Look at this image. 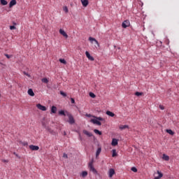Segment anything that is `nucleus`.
Masks as SVG:
<instances>
[{"mask_svg":"<svg viewBox=\"0 0 179 179\" xmlns=\"http://www.w3.org/2000/svg\"><path fill=\"white\" fill-rule=\"evenodd\" d=\"M89 41H90V43H92V44H93V41H94L96 44L97 47H100V44L99 43V41H97V40H96V38H94L93 37H90Z\"/></svg>","mask_w":179,"mask_h":179,"instance_id":"obj_6","label":"nucleus"},{"mask_svg":"<svg viewBox=\"0 0 179 179\" xmlns=\"http://www.w3.org/2000/svg\"><path fill=\"white\" fill-rule=\"evenodd\" d=\"M59 62H61V64H64V65H66V61L65 60V59H59Z\"/></svg>","mask_w":179,"mask_h":179,"instance_id":"obj_23","label":"nucleus"},{"mask_svg":"<svg viewBox=\"0 0 179 179\" xmlns=\"http://www.w3.org/2000/svg\"><path fill=\"white\" fill-rule=\"evenodd\" d=\"M157 174L159 175L158 176L155 177L154 179H160L162 177H163V173L162 172L157 171Z\"/></svg>","mask_w":179,"mask_h":179,"instance_id":"obj_20","label":"nucleus"},{"mask_svg":"<svg viewBox=\"0 0 179 179\" xmlns=\"http://www.w3.org/2000/svg\"><path fill=\"white\" fill-rule=\"evenodd\" d=\"M59 33L60 34H62V36H63L64 37H65L66 38H68V34H66V32H65V31H64L62 29H59Z\"/></svg>","mask_w":179,"mask_h":179,"instance_id":"obj_10","label":"nucleus"},{"mask_svg":"<svg viewBox=\"0 0 179 179\" xmlns=\"http://www.w3.org/2000/svg\"><path fill=\"white\" fill-rule=\"evenodd\" d=\"M90 97H92V99H94V97H96V95L93 92H90Z\"/></svg>","mask_w":179,"mask_h":179,"instance_id":"obj_36","label":"nucleus"},{"mask_svg":"<svg viewBox=\"0 0 179 179\" xmlns=\"http://www.w3.org/2000/svg\"><path fill=\"white\" fill-rule=\"evenodd\" d=\"M162 159L163 160H165V162H169V160H170V157H169V155H166V154H164Z\"/></svg>","mask_w":179,"mask_h":179,"instance_id":"obj_17","label":"nucleus"},{"mask_svg":"<svg viewBox=\"0 0 179 179\" xmlns=\"http://www.w3.org/2000/svg\"><path fill=\"white\" fill-rule=\"evenodd\" d=\"M159 108H160L161 110H164V106L160 105V106H159Z\"/></svg>","mask_w":179,"mask_h":179,"instance_id":"obj_42","label":"nucleus"},{"mask_svg":"<svg viewBox=\"0 0 179 179\" xmlns=\"http://www.w3.org/2000/svg\"><path fill=\"white\" fill-rule=\"evenodd\" d=\"M5 57H6V58H8V59H9L10 58V56L8 54H5Z\"/></svg>","mask_w":179,"mask_h":179,"instance_id":"obj_40","label":"nucleus"},{"mask_svg":"<svg viewBox=\"0 0 179 179\" xmlns=\"http://www.w3.org/2000/svg\"><path fill=\"white\" fill-rule=\"evenodd\" d=\"M100 121L101 120H99L96 118L90 120V122H92V124H96V125H99V126L101 125V122Z\"/></svg>","mask_w":179,"mask_h":179,"instance_id":"obj_7","label":"nucleus"},{"mask_svg":"<svg viewBox=\"0 0 179 179\" xmlns=\"http://www.w3.org/2000/svg\"><path fill=\"white\" fill-rule=\"evenodd\" d=\"M63 157H64V159H68V154L64 153V154H63Z\"/></svg>","mask_w":179,"mask_h":179,"instance_id":"obj_38","label":"nucleus"},{"mask_svg":"<svg viewBox=\"0 0 179 179\" xmlns=\"http://www.w3.org/2000/svg\"><path fill=\"white\" fill-rule=\"evenodd\" d=\"M82 177L87 176V171H83L81 173Z\"/></svg>","mask_w":179,"mask_h":179,"instance_id":"obj_28","label":"nucleus"},{"mask_svg":"<svg viewBox=\"0 0 179 179\" xmlns=\"http://www.w3.org/2000/svg\"><path fill=\"white\" fill-rule=\"evenodd\" d=\"M88 167L90 169V171H92L93 174H97V170L94 169V166H93V162H89Z\"/></svg>","mask_w":179,"mask_h":179,"instance_id":"obj_2","label":"nucleus"},{"mask_svg":"<svg viewBox=\"0 0 179 179\" xmlns=\"http://www.w3.org/2000/svg\"><path fill=\"white\" fill-rule=\"evenodd\" d=\"M83 134H84L85 135H87V136H89L90 138L91 136H93V134H92V133L89 132V131H87V130H83Z\"/></svg>","mask_w":179,"mask_h":179,"instance_id":"obj_15","label":"nucleus"},{"mask_svg":"<svg viewBox=\"0 0 179 179\" xmlns=\"http://www.w3.org/2000/svg\"><path fill=\"white\" fill-rule=\"evenodd\" d=\"M143 94V93L139 92H136L135 93V96H142Z\"/></svg>","mask_w":179,"mask_h":179,"instance_id":"obj_33","label":"nucleus"},{"mask_svg":"<svg viewBox=\"0 0 179 179\" xmlns=\"http://www.w3.org/2000/svg\"><path fill=\"white\" fill-rule=\"evenodd\" d=\"M24 75H26V76H27L28 78H31V76H30V74H29V73H27L26 71H23Z\"/></svg>","mask_w":179,"mask_h":179,"instance_id":"obj_34","label":"nucleus"},{"mask_svg":"<svg viewBox=\"0 0 179 179\" xmlns=\"http://www.w3.org/2000/svg\"><path fill=\"white\" fill-rule=\"evenodd\" d=\"M16 29V27H15L14 25L10 26V30H15Z\"/></svg>","mask_w":179,"mask_h":179,"instance_id":"obj_37","label":"nucleus"},{"mask_svg":"<svg viewBox=\"0 0 179 179\" xmlns=\"http://www.w3.org/2000/svg\"><path fill=\"white\" fill-rule=\"evenodd\" d=\"M60 94H61L62 96H63V97H66V93H65V92H62V91L60 92Z\"/></svg>","mask_w":179,"mask_h":179,"instance_id":"obj_35","label":"nucleus"},{"mask_svg":"<svg viewBox=\"0 0 179 179\" xmlns=\"http://www.w3.org/2000/svg\"><path fill=\"white\" fill-rule=\"evenodd\" d=\"M13 155H15L16 157H18L19 159H20V157H19V155H17L16 152H13Z\"/></svg>","mask_w":179,"mask_h":179,"instance_id":"obj_41","label":"nucleus"},{"mask_svg":"<svg viewBox=\"0 0 179 179\" xmlns=\"http://www.w3.org/2000/svg\"><path fill=\"white\" fill-rule=\"evenodd\" d=\"M36 107L37 108H38V110H41V111H47V108L40 103L36 104Z\"/></svg>","mask_w":179,"mask_h":179,"instance_id":"obj_5","label":"nucleus"},{"mask_svg":"<svg viewBox=\"0 0 179 179\" xmlns=\"http://www.w3.org/2000/svg\"><path fill=\"white\" fill-rule=\"evenodd\" d=\"M21 144L22 145V146H28L29 145L27 141L21 142Z\"/></svg>","mask_w":179,"mask_h":179,"instance_id":"obj_30","label":"nucleus"},{"mask_svg":"<svg viewBox=\"0 0 179 179\" xmlns=\"http://www.w3.org/2000/svg\"><path fill=\"white\" fill-rule=\"evenodd\" d=\"M106 115H108L109 117H115V114L110 110L106 111Z\"/></svg>","mask_w":179,"mask_h":179,"instance_id":"obj_19","label":"nucleus"},{"mask_svg":"<svg viewBox=\"0 0 179 179\" xmlns=\"http://www.w3.org/2000/svg\"><path fill=\"white\" fill-rule=\"evenodd\" d=\"M94 132L98 135H101V131H99L98 129H94Z\"/></svg>","mask_w":179,"mask_h":179,"instance_id":"obj_29","label":"nucleus"},{"mask_svg":"<svg viewBox=\"0 0 179 179\" xmlns=\"http://www.w3.org/2000/svg\"><path fill=\"white\" fill-rule=\"evenodd\" d=\"M100 153H101V148H99L96 152V157H99Z\"/></svg>","mask_w":179,"mask_h":179,"instance_id":"obj_21","label":"nucleus"},{"mask_svg":"<svg viewBox=\"0 0 179 179\" xmlns=\"http://www.w3.org/2000/svg\"><path fill=\"white\" fill-rule=\"evenodd\" d=\"M51 113H52L53 114H55L57 113V107L56 106H52L51 108Z\"/></svg>","mask_w":179,"mask_h":179,"instance_id":"obj_22","label":"nucleus"},{"mask_svg":"<svg viewBox=\"0 0 179 179\" xmlns=\"http://www.w3.org/2000/svg\"><path fill=\"white\" fill-rule=\"evenodd\" d=\"M81 2H82L83 6H84L85 8H86V6L89 5V1L87 0H81Z\"/></svg>","mask_w":179,"mask_h":179,"instance_id":"obj_14","label":"nucleus"},{"mask_svg":"<svg viewBox=\"0 0 179 179\" xmlns=\"http://www.w3.org/2000/svg\"><path fill=\"white\" fill-rule=\"evenodd\" d=\"M41 81L43 82V83H48V79L47 78H43Z\"/></svg>","mask_w":179,"mask_h":179,"instance_id":"obj_32","label":"nucleus"},{"mask_svg":"<svg viewBox=\"0 0 179 179\" xmlns=\"http://www.w3.org/2000/svg\"><path fill=\"white\" fill-rule=\"evenodd\" d=\"M3 162L4 163H8V160H6V159L3 160Z\"/></svg>","mask_w":179,"mask_h":179,"instance_id":"obj_43","label":"nucleus"},{"mask_svg":"<svg viewBox=\"0 0 179 179\" xmlns=\"http://www.w3.org/2000/svg\"><path fill=\"white\" fill-rule=\"evenodd\" d=\"M129 129V126L125 124V125H120L119 127V129H120L121 131L124 130V129Z\"/></svg>","mask_w":179,"mask_h":179,"instance_id":"obj_12","label":"nucleus"},{"mask_svg":"<svg viewBox=\"0 0 179 179\" xmlns=\"http://www.w3.org/2000/svg\"><path fill=\"white\" fill-rule=\"evenodd\" d=\"M86 117H88L89 118L90 117H93V118H96V120H99V121H106V119L101 117H96L94 115H92V114H86L85 115Z\"/></svg>","mask_w":179,"mask_h":179,"instance_id":"obj_3","label":"nucleus"},{"mask_svg":"<svg viewBox=\"0 0 179 179\" xmlns=\"http://www.w3.org/2000/svg\"><path fill=\"white\" fill-rule=\"evenodd\" d=\"M63 10H64V12H65V13H68V12H69V10H68L67 6H64L63 7Z\"/></svg>","mask_w":179,"mask_h":179,"instance_id":"obj_26","label":"nucleus"},{"mask_svg":"<svg viewBox=\"0 0 179 179\" xmlns=\"http://www.w3.org/2000/svg\"><path fill=\"white\" fill-rule=\"evenodd\" d=\"M85 55L90 61H94V57H92L87 51L85 52Z\"/></svg>","mask_w":179,"mask_h":179,"instance_id":"obj_9","label":"nucleus"},{"mask_svg":"<svg viewBox=\"0 0 179 179\" xmlns=\"http://www.w3.org/2000/svg\"><path fill=\"white\" fill-rule=\"evenodd\" d=\"M29 149H31V150H38V149H40V147H38V145H29Z\"/></svg>","mask_w":179,"mask_h":179,"instance_id":"obj_11","label":"nucleus"},{"mask_svg":"<svg viewBox=\"0 0 179 179\" xmlns=\"http://www.w3.org/2000/svg\"><path fill=\"white\" fill-rule=\"evenodd\" d=\"M131 23L129 22V20H124L122 24V27L123 29H127V27H129Z\"/></svg>","mask_w":179,"mask_h":179,"instance_id":"obj_4","label":"nucleus"},{"mask_svg":"<svg viewBox=\"0 0 179 179\" xmlns=\"http://www.w3.org/2000/svg\"><path fill=\"white\" fill-rule=\"evenodd\" d=\"M111 145L112 146H117L118 145V140L117 138H113Z\"/></svg>","mask_w":179,"mask_h":179,"instance_id":"obj_13","label":"nucleus"},{"mask_svg":"<svg viewBox=\"0 0 179 179\" xmlns=\"http://www.w3.org/2000/svg\"><path fill=\"white\" fill-rule=\"evenodd\" d=\"M131 171H133L134 173H137L138 172V169L136 167H132L131 169Z\"/></svg>","mask_w":179,"mask_h":179,"instance_id":"obj_31","label":"nucleus"},{"mask_svg":"<svg viewBox=\"0 0 179 179\" xmlns=\"http://www.w3.org/2000/svg\"><path fill=\"white\" fill-rule=\"evenodd\" d=\"M115 156H117V150H113L112 157H115Z\"/></svg>","mask_w":179,"mask_h":179,"instance_id":"obj_27","label":"nucleus"},{"mask_svg":"<svg viewBox=\"0 0 179 179\" xmlns=\"http://www.w3.org/2000/svg\"><path fill=\"white\" fill-rule=\"evenodd\" d=\"M0 2L1 5H3V6L8 5V1H6V0H1Z\"/></svg>","mask_w":179,"mask_h":179,"instance_id":"obj_25","label":"nucleus"},{"mask_svg":"<svg viewBox=\"0 0 179 179\" xmlns=\"http://www.w3.org/2000/svg\"><path fill=\"white\" fill-rule=\"evenodd\" d=\"M71 102L72 103V104H75V99L73 98H71Z\"/></svg>","mask_w":179,"mask_h":179,"instance_id":"obj_39","label":"nucleus"},{"mask_svg":"<svg viewBox=\"0 0 179 179\" xmlns=\"http://www.w3.org/2000/svg\"><path fill=\"white\" fill-rule=\"evenodd\" d=\"M28 94L31 96V97H34V92H33L32 89H29L27 92Z\"/></svg>","mask_w":179,"mask_h":179,"instance_id":"obj_18","label":"nucleus"},{"mask_svg":"<svg viewBox=\"0 0 179 179\" xmlns=\"http://www.w3.org/2000/svg\"><path fill=\"white\" fill-rule=\"evenodd\" d=\"M16 3H17L16 0H11L9 3V8H12L13 6H15Z\"/></svg>","mask_w":179,"mask_h":179,"instance_id":"obj_16","label":"nucleus"},{"mask_svg":"<svg viewBox=\"0 0 179 179\" xmlns=\"http://www.w3.org/2000/svg\"><path fill=\"white\" fill-rule=\"evenodd\" d=\"M114 174H115V170H114V169H109L108 176L110 178H113V176H114Z\"/></svg>","mask_w":179,"mask_h":179,"instance_id":"obj_8","label":"nucleus"},{"mask_svg":"<svg viewBox=\"0 0 179 179\" xmlns=\"http://www.w3.org/2000/svg\"><path fill=\"white\" fill-rule=\"evenodd\" d=\"M0 97H1V94H0Z\"/></svg>","mask_w":179,"mask_h":179,"instance_id":"obj_44","label":"nucleus"},{"mask_svg":"<svg viewBox=\"0 0 179 179\" xmlns=\"http://www.w3.org/2000/svg\"><path fill=\"white\" fill-rule=\"evenodd\" d=\"M167 134H169V135H174V131L171 129H166Z\"/></svg>","mask_w":179,"mask_h":179,"instance_id":"obj_24","label":"nucleus"},{"mask_svg":"<svg viewBox=\"0 0 179 179\" xmlns=\"http://www.w3.org/2000/svg\"><path fill=\"white\" fill-rule=\"evenodd\" d=\"M59 115H64V117L67 116L69 117L68 122L71 124V125H73V124H75V119L73 118V116L72 115V114H71V113L66 110L65 111L62 110L59 111Z\"/></svg>","mask_w":179,"mask_h":179,"instance_id":"obj_1","label":"nucleus"}]
</instances>
